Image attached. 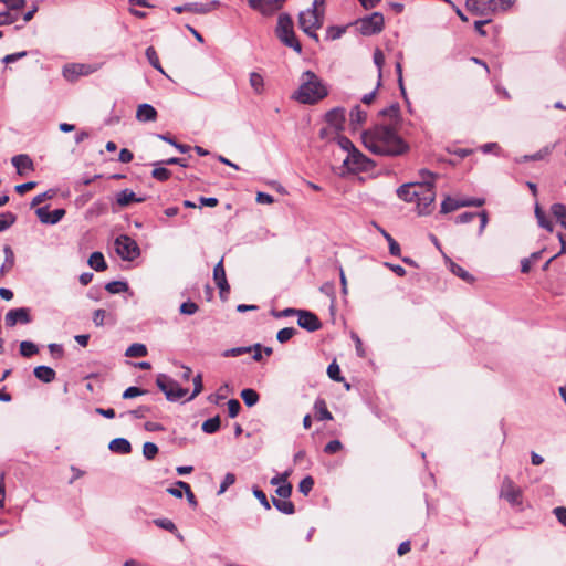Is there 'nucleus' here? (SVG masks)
Instances as JSON below:
<instances>
[{
  "mask_svg": "<svg viewBox=\"0 0 566 566\" xmlns=\"http://www.w3.org/2000/svg\"><path fill=\"white\" fill-rule=\"evenodd\" d=\"M361 140L369 151L379 156H400L409 149L397 128L390 125H376L365 130Z\"/></svg>",
  "mask_w": 566,
  "mask_h": 566,
  "instance_id": "obj_1",
  "label": "nucleus"
},
{
  "mask_svg": "<svg viewBox=\"0 0 566 566\" xmlns=\"http://www.w3.org/2000/svg\"><path fill=\"white\" fill-rule=\"evenodd\" d=\"M328 95L326 84L314 72L307 70L302 73L300 86L293 98L301 104L314 105Z\"/></svg>",
  "mask_w": 566,
  "mask_h": 566,
  "instance_id": "obj_2",
  "label": "nucleus"
},
{
  "mask_svg": "<svg viewBox=\"0 0 566 566\" xmlns=\"http://www.w3.org/2000/svg\"><path fill=\"white\" fill-rule=\"evenodd\" d=\"M324 4L325 0H314L311 8L301 11L298 14L300 28L316 42H318L316 30H318L324 22Z\"/></svg>",
  "mask_w": 566,
  "mask_h": 566,
  "instance_id": "obj_3",
  "label": "nucleus"
},
{
  "mask_svg": "<svg viewBox=\"0 0 566 566\" xmlns=\"http://www.w3.org/2000/svg\"><path fill=\"white\" fill-rule=\"evenodd\" d=\"M513 3L514 0H467L465 8L475 15L490 17L506 11Z\"/></svg>",
  "mask_w": 566,
  "mask_h": 566,
  "instance_id": "obj_4",
  "label": "nucleus"
},
{
  "mask_svg": "<svg viewBox=\"0 0 566 566\" xmlns=\"http://www.w3.org/2000/svg\"><path fill=\"white\" fill-rule=\"evenodd\" d=\"M275 33L284 45L293 49L297 53L302 52V45L294 32L293 20L287 13H281L279 15Z\"/></svg>",
  "mask_w": 566,
  "mask_h": 566,
  "instance_id": "obj_5",
  "label": "nucleus"
},
{
  "mask_svg": "<svg viewBox=\"0 0 566 566\" xmlns=\"http://www.w3.org/2000/svg\"><path fill=\"white\" fill-rule=\"evenodd\" d=\"M156 385L169 401H178L185 398L188 394L187 389L180 387L176 380L165 374H159L157 376Z\"/></svg>",
  "mask_w": 566,
  "mask_h": 566,
  "instance_id": "obj_6",
  "label": "nucleus"
},
{
  "mask_svg": "<svg viewBox=\"0 0 566 566\" xmlns=\"http://www.w3.org/2000/svg\"><path fill=\"white\" fill-rule=\"evenodd\" d=\"M116 253L125 261H134L140 255L137 242L126 234H122L114 242Z\"/></svg>",
  "mask_w": 566,
  "mask_h": 566,
  "instance_id": "obj_7",
  "label": "nucleus"
},
{
  "mask_svg": "<svg viewBox=\"0 0 566 566\" xmlns=\"http://www.w3.org/2000/svg\"><path fill=\"white\" fill-rule=\"evenodd\" d=\"M102 64L69 63L63 66V77L69 82H75L81 76H87L101 69Z\"/></svg>",
  "mask_w": 566,
  "mask_h": 566,
  "instance_id": "obj_8",
  "label": "nucleus"
},
{
  "mask_svg": "<svg viewBox=\"0 0 566 566\" xmlns=\"http://www.w3.org/2000/svg\"><path fill=\"white\" fill-rule=\"evenodd\" d=\"M419 197L416 199L417 208L420 214H427L431 211V208L436 200V192L433 187H430L429 181L420 182L418 185Z\"/></svg>",
  "mask_w": 566,
  "mask_h": 566,
  "instance_id": "obj_9",
  "label": "nucleus"
},
{
  "mask_svg": "<svg viewBox=\"0 0 566 566\" xmlns=\"http://www.w3.org/2000/svg\"><path fill=\"white\" fill-rule=\"evenodd\" d=\"M358 28L363 35H373L384 29V17L379 12L363 18L358 21Z\"/></svg>",
  "mask_w": 566,
  "mask_h": 566,
  "instance_id": "obj_10",
  "label": "nucleus"
},
{
  "mask_svg": "<svg viewBox=\"0 0 566 566\" xmlns=\"http://www.w3.org/2000/svg\"><path fill=\"white\" fill-rule=\"evenodd\" d=\"M500 496L505 499L512 506L522 505V490L509 476H505L502 481Z\"/></svg>",
  "mask_w": 566,
  "mask_h": 566,
  "instance_id": "obj_11",
  "label": "nucleus"
},
{
  "mask_svg": "<svg viewBox=\"0 0 566 566\" xmlns=\"http://www.w3.org/2000/svg\"><path fill=\"white\" fill-rule=\"evenodd\" d=\"M370 164V160L360 153L357 148L352 153L347 154L343 160V166L350 172H358L366 170Z\"/></svg>",
  "mask_w": 566,
  "mask_h": 566,
  "instance_id": "obj_12",
  "label": "nucleus"
},
{
  "mask_svg": "<svg viewBox=\"0 0 566 566\" xmlns=\"http://www.w3.org/2000/svg\"><path fill=\"white\" fill-rule=\"evenodd\" d=\"M4 322L8 327H13L18 323L29 324L31 322L30 310L27 307L12 308L6 314Z\"/></svg>",
  "mask_w": 566,
  "mask_h": 566,
  "instance_id": "obj_13",
  "label": "nucleus"
},
{
  "mask_svg": "<svg viewBox=\"0 0 566 566\" xmlns=\"http://www.w3.org/2000/svg\"><path fill=\"white\" fill-rule=\"evenodd\" d=\"M284 0H248L249 6L262 13L263 15H271L276 12Z\"/></svg>",
  "mask_w": 566,
  "mask_h": 566,
  "instance_id": "obj_14",
  "label": "nucleus"
},
{
  "mask_svg": "<svg viewBox=\"0 0 566 566\" xmlns=\"http://www.w3.org/2000/svg\"><path fill=\"white\" fill-rule=\"evenodd\" d=\"M35 213L42 223L56 224L62 220V218L65 216L66 211L62 208L54 209L53 211H50L49 207L44 206V207L38 208L35 210Z\"/></svg>",
  "mask_w": 566,
  "mask_h": 566,
  "instance_id": "obj_15",
  "label": "nucleus"
},
{
  "mask_svg": "<svg viewBox=\"0 0 566 566\" xmlns=\"http://www.w3.org/2000/svg\"><path fill=\"white\" fill-rule=\"evenodd\" d=\"M345 108L334 107L325 114V120L336 133L343 129L345 123Z\"/></svg>",
  "mask_w": 566,
  "mask_h": 566,
  "instance_id": "obj_16",
  "label": "nucleus"
},
{
  "mask_svg": "<svg viewBox=\"0 0 566 566\" xmlns=\"http://www.w3.org/2000/svg\"><path fill=\"white\" fill-rule=\"evenodd\" d=\"M297 324L300 327L308 332H315L322 326L318 317L312 312L305 310H300L297 315Z\"/></svg>",
  "mask_w": 566,
  "mask_h": 566,
  "instance_id": "obj_17",
  "label": "nucleus"
},
{
  "mask_svg": "<svg viewBox=\"0 0 566 566\" xmlns=\"http://www.w3.org/2000/svg\"><path fill=\"white\" fill-rule=\"evenodd\" d=\"M213 279L220 290V296L223 297L224 294L229 293L230 286L226 277V270L223 268L222 260L219 261L213 269Z\"/></svg>",
  "mask_w": 566,
  "mask_h": 566,
  "instance_id": "obj_18",
  "label": "nucleus"
},
{
  "mask_svg": "<svg viewBox=\"0 0 566 566\" xmlns=\"http://www.w3.org/2000/svg\"><path fill=\"white\" fill-rule=\"evenodd\" d=\"M419 184L420 182H408V184L401 185L397 189V196L406 202H416L417 197H419V193H418V185Z\"/></svg>",
  "mask_w": 566,
  "mask_h": 566,
  "instance_id": "obj_19",
  "label": "nucleus"
},
{
  "mask_svg": "<svg viewBox=\"0 0 566 566\" xmlns=\"http://www.w3.org/2000/svg\"><path fill=\"white\" fill-rule=\"evenodd\" d=\"M136 119L143 123L155 122L157 119V111L150 104H140L136 112Z\"/></svg>",
  "mask_w": 566,
  "mask_h": 566,
  "instance_id": "obj_20",
  "label": "nucleus"
},
{
  "mask_svg": "<svg viewBox=\"0 0 566 566\" xmlns=\"http://www.w3.org/2000/svg\"><path fill=\"white\" fill-rule=\"evenodd\" d=\"M172 10L177 13L182 12H193L198 14H205L211 11V8L209 4H202L198 2H188L182 6H176L172 8Z\"/></svg>",
  "mask_w": 566,
  "mask_h": 566,
  "instance_id": "obj_21",
  "label": "nucleus"
},
{
  "mask_svg": "<svg viewBox=\"0 0 566 566\" xmlns=\"http://www.w3.org/2000/svg\"><path fill=\"white\" fill-rule=\"evenodd\" d=\"M11 163L15 167L19 175H23L25 170L34 169L32 159L29 157V155L25 154L13 156Z\"/></svg>",
  "mask_w": 566,
  "mask_h": 566,
  "instance_id": "obj_22",
  "label": "nucleus"
},
{
  "mask_svg": "<svg viewBox=\"0 0 566 566\" xmlns=\"http://www.w3.org/2000/svg\"><path fill=\"white\" fill-rule=\"evenodd\" d=\"M379 115L384 116V117H388L391 120V123L389 125L395 126L397 128L398 124L401 120L400 105L398 103H392L388 107L381 109L379 112Z\"/></svg>",
  "mask_w": 566,
  "mask_h": 566,
  "instance_id": "obj_23",
  "label": "nucleus"
},
{
  "mask_svg": "<svg viewBox=\"0 0 566 566\" xmlns=\"http://www.w3.org/2000/svg\"><path fill=\"white\" fill-rule=\"evenodd\" d=\"M145 198L137 197L136 193L130 189H124L116 196V202L120 207H126L132 202H143Z\"/></svg>",
  "mask_w": 566,
  "mask_h": 566,
  "instance_id": "obj_24",
  "label": "nucleus"
},
{
  "mask_svg": "<svg viewBox=\"0 0 566 566\" xmlns=\"http://www.w3.org/2000/svg\"><path fill=\"white\" fill-rule=\"evenodd\" d=\"M108 448L112 452L119 453V454H127L132 451L130 442L125 438H115L113 439Z\"/></svg>",
  "mask_w": 566,
  "mask_h": 566,
  "instance_id": "obj_25",
  "label": "nucleus"
},
{
  "mask_svg": "<svg viewBox=\"0 0 566 566\" xmlns=\"http://www.w3.org/2000/svg\"><path fill=\"white\" fill-rule=\"evenodd\" d=\"M34 373V376L45 382V384H49L51 381H53L55 379V376H56V373L53 368L49 367V366H44V365H41V366H38L34 368L33 370Z\"/></svg>",
  "mask_w": 566,
  "mask_h": 566,
  "instance_id": "obj_26",
  "label": "nucleus"
},
{
  "mask_svg": "<svg viewBox=\"0 0 566 566\" xmlns=\"http://www.w3.org/2000/svg\"><path fill=\"white\" fill-rule=\"evenodd\" d=\"M350 125L353 128L361 126L367 119V113L359 106L356 105L349 114Z\"/></svg>",
  "mask_w": 566,
  "mask_h": 566,
  "instance_id": "obj_27",
  "label": "nucleus"
},
{
  "mask_svg": "<svg viewBox=\"0 0 566 566\" xmlns=\"http://www.w3.org/2000/svg\"><path fill=\"white\" fill-rule=\"evenodd\" d=\"M551 212L560 227L566 229V205L559 202L554 203L551 207Z\"/></svg>",
  "mask_w": 566,
  "mask_h": 566,
  "instance_id": "obj_28",
  "label": "nucleus"
},
{
  "mask_svg": "<svg viewBox=\"0 0 566 566\" xmlns=\"http://www.w3.org/2000/svg\"><path fill=\"white\" fill-rule=\"evenodd\" d=\"M274 507L283 514L291 515L295 512L294 504L287 499H272Z\"/></svg>",
  "mask_w": 566,
  "mask_h": 566,
  "instance_id": "obj_29",
  "label": "nucleus"
},
{
  "mask_svg": "<svg viewBox=\"0 0 566 566\" xmlns=\"http://www.w3.org/2000/svg\"><path fill=\"white\" fill-rule=\"evenodd\" d=\"M535 217H536V220H537V223L541 228L547 230L548 232H552L553 231V223L552 221L547 218L546 213L542 210V208L539 207L538 203L535 205Z\"/></svg>",
  "mask_w": 566,
  "mask_h": 566,
  "instance_id": "obj_30",
  "label": "nucleus"
},
{
  "mask_svg": "<svg viewBox=\"0 0 566 566\" xmlns=\"http://www.w3.org/2000/svg\"><path fill=\"white\" fill-rule=\"evenodd\" d=\"M153 165L155 167L151 171L153 178L158 181H166L170 178L171 171L165 167L166 164H159V161H156Z\"/></svg>",
  "mask_w": 566,
  "mask_h": 566,
  "instance_id": "obj_31",
  "label": "nucleus"
},
{
  "mask_svg": "<svg viewBox=\"0 0 566 566\" xmlns=\"http://www.w3.org/2000/svg\"><path fill=\"white\" fill-rule=\"evenodd\" d=\"M88 265L95 271H104L107 268L103 253L97 251L90 255Z\"/></svg>",
  "mask_w": 566,
  "mask_h": 566,
  "instance_id": "obj_32",
  "label": "nucleus"
},
{
  "mask_svg": "<svg viewBox=\"0 0 566 566\" xmlns=\"http://www.w3.org/2000/svg\"><path fill=\"white\" fill-rule=\"evenodd\" d=\"M154 524L163 530L174 533L180 541L184 539L182 535L178 532L175 523L169 518H156Z\"/></svg>",
  "mask_w": 566,
  "mask_h": 566,
  "instance_id": "obj_33",
  "label": "nucleus"
},
{
  "mask_svg": "<svg viewBox=\"0 0 566 566\" xmlns=\"http://www.w3.org/2000/svg\"><path fill=\"white\" fill-rule=\"evenodd\" d=\"M318 420H332L333 416L327 409L326 402L323 399H317L314 403Z\"/></svg>",
  "mask_w": 566,
  "mask_h": 566,
  "instance_id": "obj_34",
  "label": "nucleus"
},
{
  "mask_svg": "<svg viewBox=\"0 0 566 566\" xmlns=\"http://www.w3.org/2000/svg\"><path fill=\"white\" fill-rule=\"evenodd\" d=\"M249 82L255 94H262L264 90V78L260 73H250Z\"/></svg>",
  "mask_w": 566,
  "mask_h": 566,
  "instance_id": "obj_35",
  "label": "nucleus"
},
{
  "mask_svg": "<svg viewBox=\"0 0 566 566\" xmlns=\"http://www.w3.org/2000/svg\"><path fill=\"white\" fill-rule=\"evenodd\" d=\"M6 259L0 268V276H2L8 270H10L14 264V254L12 249L9 245H6L3 249Z\"/></svg>",
  "mask_w": 566,
  "mask_h": 566,
  "instance_id": "obj_36",
  "label": "nucleus"
},
{
  "mask_svg": "<svg viewBox=\"0 0 566 566\" xmlns=\"http://www.w3.org/2000/svg\"><path fill=\"white\" fill-rule=\"evenodd\" d=\"M145 55L148 60V62L150 63V65L156 69L157 71H159L160 73L165 74L163 67H161V64L159 62V57L157 55V52L156 50L153 48V46H148L145 51Z\"/></svg>",
  "mask_w": 566,
  "mask_h": 566,
  "instance_id": "obj_37",
  "label": "nucleus"
},
{
  "mask_svg": "<svg viewBox=\"0 0 566 566\" xmlns=\"http://www.w3.org/2000/svg\"><path fill=\"white\" fill-rule=\"evenodd\" d=\"M127 357H144L147 355V348L144 344L134 343L125 352Z\"/></svg>",
  "mask_w": 566,
  "mask_h": 566,
  "instance_id": "obj_38",
  "label": "nucleus"
},
{
  "mask_svg": "<svg viewBox=\"0 0 566 566\" xmlns=\"http://www.w3.org/2000/svg\"><path fill=\"white\" fill-rule=\"evenodd\" d=\"M241 398L248 407H253L259 401V394L254 389L247 388L241 391Z\"/></svg>",
  "mask_w": 566,
  "mask_h": 566,
  "instance_id": "obj_39",
  "label": "nucleus"
},
{
  "mask_svg": "<svg viewBox=\"0 0 566 566\" xmlns=\"http://www.w3.org/2000/svg\"><path fill=\"white\" fill-rule=\"evenodd\" d=\"M374 63L375 65L377 66L378 69V82H377V87L380 86L381 84V76H382V66L385 64V55L382 53V51L380 49H376L375 52H374Z\"/></svg>",
  "mask_w": 566,
  "mask_h": 566,
  "instance_id": "obj_40",
  "label": "nucleus"
},
{
  "mask_svg": "<svg viewBox=\"0 0 566 566\" xmlns=\"http://www.w3.org/2000/svg\"><path fill=\"white\" fill-rule=\"evenodd\" d=\"M555 146H556V144L546 145L545 147H543L542 149H539L535 154L530 155V156H524V160H542L546 156L552 154V151L554 150Z\"/></svg>",
  "mask_w": 566,
  "mask_h": 566,
  "instance_id": "obj_41",
  "label": "nucleus"
},
{
  "mask_svg": "<svg viewBox=\"0 0 566 566\" xmlns=\"http://www.w3.org/2000/svg\"><path fill=\"white\" fill-rule=\"evenodd\" d=\"M38 352H39V348L33 342L22 340L20 343V354L23 357H31V356L38 354Z\"/></svg>",
  "mask_w": 566,
  "mask_h": 566,
  "instance_id": "obj_42",
  "label": "nucleus"
},
{
  "mask_svg": "<svg viewBox=\"0 0 566 566\" xmlns=\"http://www.w3.org/2000/svg\"><path fill=\"white\" fill-rule=\"evenodd\" d=\"M219 428H220L219 416L207 419L202 423V427H201L202 431L206 433H209V434L217 432L219 430Z\"/></svg>",
  "mask_w": 566,
  "mask_h": 566,
  "instance_id": "obj_43",
  "label": "nucleus"
},
{
  "mask_svg": "<svg viewBox=\"0 0 566 566\" xmlns=\"http://www.w3.org/2000/svg\"><path fill=\"white\" fill-rule=\"evenodd\" d=\"M105 289L111 294H119L128 291V284L124 281H113L105 285Z\"/></svg>",
  "mask_w": 566,
  "mask_h": 566,
  "instance_id": "obj_44",
  "label": "nucleus"
},
{
  "mask_svg": "<svg viewBox=\"0 0 566 566\" xmlns=\"http://www.w3.org/2000/svg\"><path fill=\"white\" fill-rule=\"evenodd\" d=\"M450 271L465 282H472L474 280L468 271L454 262H450Z\"/></svg>",
  "mask_w": 566,
  "mask_h": 566,
  "instance_id": "obj_45",
  "label": "nucleus"
},
{
  "mask_svg": "<svg viewBox=\"0 0 566 566\" xmlns=\"http://www.w3.org/2000/svg\"><path fill=\"white\" fill-rule=\"evenodd\" d=\"M17 220L14 213L10 211L2 212L0 214V232L9 229Z\"/></svg>",
  "mask_w": 566,
  "mask_h": 566,
  "instance_id": "obj_46",
  "label": "nucleus"
},
{
  "mask_svg": "<svg viewBox=\"0 0 566 566\" xmlns=\"http://www.w3.org/2000/svg\"><path fill=\"white\" fill-rule=\"evenodd\" d=\"M461 200L453 199L451 197H447L442 203H441V212L448 213L457 210L458 208H461L462 205H460Z\"/></svg>",
  "mask_w": 566,
  "mask_h": 566,
  "instance_id": "obj_47",
  "label": "nucleus"
},
{
  "mask_svg": "<svg viewBox=\"0 0 566 566\" xmlns=\"http://www.w3.org/2000/svg\"><path fill=\"white\" fill-rule=\"evenodd\" d=\"M381 233L388 242L390 254H392L395 256H399L400 252H401L399 243L385 230H381Z\"/></svg>",
  "mask_w": 566,
  "mask_h": 566,
  "instance_id": "obj_48",
  "label": "nucleus"
},
{
  "mask_svg": "<svg viewBox=\"0 0 566 566\" xmlns=\"http://www.w3.org/2000/svg\"><path fill=\"white\" fill-rule=\"evenodd\" d=\"M314 479L311 475L303 478L298 484V491L305 496L313 490Z\"/></svg>",
  "mask_w": 566,
  "mask_h": 566,
  "instance_id": "obj_49",
  "label": "nucleus"
},
{
  "mask_svg": "<svg viewBox=\"0 0 566 566\" xmlns=\"http://www.w3.org/2000/svg\"><path fill=\"white\" fill-rule=\"evenodd\" d=\"M296 334V329L293 327H285L277 332L276 339L280 343H286Z\"/></svg>",
  "mask_w": 566,
  "mask_h": 566,
  "instance_id": "obj_50",
  "label": "nucleus"
},
{
  "mask_svg": "<svg viewBox=\"0 0 566 566\" xmlns=\"http://www.w3.org/2000/svg\"><path fill=\"white\" fill-rule=\"evenodd\" d=\"M252 347L242 346V347H233L230 349H227L222 353L223 357H238L247 353H251Z\"/></svg>",
  "mask_w": 566,
  "mask_h": 566,
  "instance_id": "obj_51",
  "label": "nucleus"
},
{
  "mask_svg": "<svg viewBox=\"0 0 566 566\" xmlns=\"http://www.w3.org/2000/svg\"><path fill=\"white\" fill-rule=\"evenodd\" d=\"M198 310V305L192 301L184 302L179 307V312L184 315H193Z\"/></svg>",
  "mask_w": 566,
  "mask_h": 566,
  "instance_id": "obj_52",
  "label": "nucleus"
},
{
  "mask_svg": "<svg viewBox=\"0 0 566 566\" xmlns=\"http://www.w3.org/2000/svg\"><path fill=\"white\" fill-rule=\"evenodd\" d=\"M336 140L338 146L347 154L352 153L356 148L352 140L345 136L337 135Z\"/></svg>",
  "mask_w": 566,
  "mask_h": 566,
  "instance_id": "obj_53",
  "label": "nucleus"
},
{
  "mask_svg": "<svg viewBox=\"0 0 566 566\" xmlns=\"http://www.w3.org/2000/svg\"><path fill=\"white\" fill-rule=\"evenodd\" d=\"M327 375L334 381H343L344 380V378L340 376V368L335 361H333L332 364L328 365Z\"/></svg>",
  "mask_w": 566,
  "mask_h": 566,
  "instance_id": "obj_54",
  "label": "nucleus"
},
{
  "mask_svg": "<svg viewBox=\"0 0 566 566\" xmlns=\"http://www.w3.org/2000/svg\"><path fill=\"white\" fill-rule=\"evenodd\" d=\"M158 453V447L153 442H145L143 446V454L147 460H151Z\"/></svg>",
  "mask_w": 566,
  "mask_h": 566,
  "instance_id": "obj_55",
  "label": "nucleus"
},
{
  "mask_svg": "<svg viewBox=\"0 0 566 566\" xmlns=\"http://www.w3.org/2000/svg\"><path fill=\"white\" fill-rule=\"evenodd\" d=\"M235 482V475L233 473H227L220 484V488H219V491H218V494H222L227 491V489L229 486H231L232 484H234Z\"/></svg>",
  "mask_w": 566,
  "mask_h": 566,
  "instance_id": "obj_56",
  "label": "nucleus"
},
{
  "mask_svg": "<svg viewBox=\"0 0 566 566\" xmlns=\"http://www.w3.org/2000/svg\"><path fill=\"white\" fill-rule=\"evenodd\" d=\"M275 493L282 499H289L292 494V484L290 482H285L284 484H280Z\"/></svg>",
  "mask_w": 566,
  "mask_h": 566,
  "instance_id": "obj_57",
  "label": "nucleus"
},
{
  "mask_svg": "<svg viewBox=\"0 0 566 566\" xmlns=\"http://www.w3.org/2000/svg\"><path fill=\"white\" fill-rule=\"evenodd\" d=\"M253 492V495L259 500L260 504L265 509V510H270L271 509V505L268 501V497L265 495V493L260 490L259 488H253L252 490Z\"/></svg>",
  "mask_w": 566,
  "mask_h": 566,
  "instance_id": "obj_58",
  "label": "nucleus"
},
{
  "mask_svg": "<svg viewBox=\"0 0 566 566\" xmlns=\"http://www.w3.org/2000/svg\"><path fill=\"white\" fill-rule=\"evenodd\" d=\"M193 381V391L192 394L187 398V400H192L196 396H198L202 390V377L200 374L196 375L192 379Z\"/></svg>",
  "mask_w": 566,
  "mask_h": 566,
  "instance_id": "obj_59",
  "label": "nucleus"
},
{
  "mask_svg": "<svg viewBox=\"0 0 566 566\" xmlns=\"http://www.w3.org/2000/svg\"><path fill=\"white\" fill-rule=\"evenodd\" d=\"M176 484L184 489L188 502L192 505H196L197 504L196 496H195L193 492L191 491L189 484L184 481H178Z\"/></svg>",
  "mask_w": 566,
  "mask_h": 566,
  "instance_id": "obj_60",
  "label": "nucleus"
},
{
  "mask_svg": "<svg viewBox=\"0 0 566 566\" xmlns=\"http://www.w3.org/2000/svg\"><path fill=\"white\" fill-rule=\"evenodd\" d=\"M144 394H146V390H143V389H140L138 387H135V386H130L127 389H125V391L123 392V398L124 399H130V398H135V397L142 396Z\"/></svg>",
  "mask_w": 566,
  "mask_h": 566,
  "instance_id": "obj_61",
  "label": "nucleus"
},
{
  "mask_svg": "<svg viewBox=\"0 0 566 566\" xmlns=\"http://www.w3.org/2000/svg\"><path fill=\"white\" fill-rule=\"evenodd\" d=\"M343 444L339 440H332L324 447V452L327 454H333L342 450Z\"/></svg>",
  "mask_w": 566,
  "mask_h": 566,
  "instance_id": "obj_62",
  "label": "nucleus"
},
{
  "mask_svg": "<svg viewBox=\"0 0 566 566\" xmlns=\"http://www.w3.org/2000/svg\"><path fill=\"white\" fill-rule=\"evenodd\" d=\"M240 409H241V405L237 399H230L228 401L229 417L235 418L239 415Z\"/></svg>",
  "mask_w": 566,
  "mask_h": 566,
  "instance_id": "obj_63",
  "label": "nucleus"
},
{
  "mask_svg": "<svg viewBox=\"0 0 566 566\" xmlns=\"http://www.w3.org/2000/svg\"><path fill=\"white\" fill-rule=\"evenodd\" d=\"M150 411V408L147 406H140L134 410L127 412V415L132 416L135 419H143Z\"/></svg>",
  "mask_w": 566,
  "mask_h": 566,
  "instance_id": "obj_64",
  "label": "nucleus"
}]
</instances>
